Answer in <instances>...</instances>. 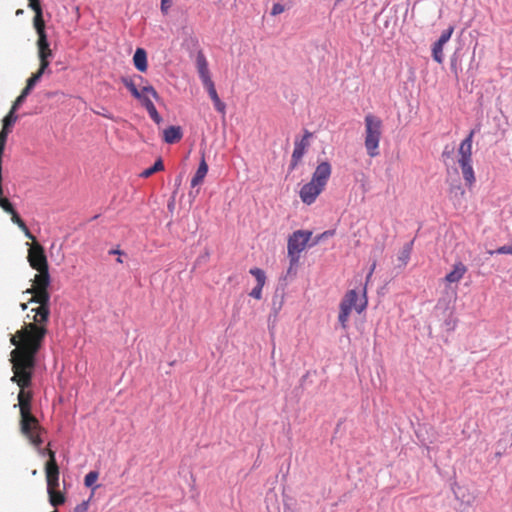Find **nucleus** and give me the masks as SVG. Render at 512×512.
<instances>
[{
	"label": "nucleus",
	"instance_id": "nucleus-1",
	"mask_svg": "<svg viewBox=\"0 0 512 512\" xmlns=\"http://www.w3.org/2000/svg\"><path fill=\"white\" fill-rule=\"evenodd\" d=\"M36 312L35 321L40 324L48 322L50 309L47 305L32 309ZM47 329L44 325L29 324L25 329L17 331L11 336L10 342L16 348L11 351L12 371L11 381L20 387L18 406L21 415V432L29 439L31 444L40 447L43 443L41 427L31 412L33 393L32 379L36 371L38 353L42 347Z\"/></svg>",
	"mask_w": 512,
	"mask_h": 512
},
{
	"label": "nucleus",
	"instance_id": "nucleus-2",
	"mask_svg": "<svg viewBox=\"0 0 512 512\" xmlns=\"http://www.w3.org/2000/svg\"><path fill=\"white\" fill-rule=\"evenodd\" d=\"M365 122V148L370 157L379 154V142L382 135V121L373 114H367Z\"/></svg>",
	"mask_w": 512,
	"mask_h": 512
},
{
	"label": "nucleus",
	"instance_id": "nucleus-3",
	"mask_svg": "<svg viewBox=\"0 0 512 512\" xmlns=\"http://www.w3.org/2000/svg\"><path fill=\"white\" fill-rule=\"evenodd\" d=\"M28 261L31 267L39 273L36 278H40L42 286L50 285V275L48 271V262L44 249L41 246H34L29 249Z\"/></svg>",
	"mask_w": 512,
	"mask_h": 512
},
{
	"label": "nucleus",
	"instance_id": "nucleus-4",
	"mask_svg": "<svg viewBox=\"0 0 512 512\" xmlns=\"http://www.w3.org/2000/svg\"><path fill=\"white\" fill-rule=\"evenodd\" d=\"M330 175L331 165L326 161L321 162L316 167L311 181L305 184L300 192H322L330 178Z\"/></svg>",
	"mask_w": 512,
	"mask_h": 512
},
{
	"label": "nucleus",
	"instance_id": "nucleus-5",
	"mask_svg": "<svg viewBox=\"0 0 512 512\" xmlns=\"http://www.w3.org/2000/svg\"><path fill=\"white\" fill-rule=\"evenodd\" d=\"M358 293L355 289L349 290L340 302V306L352 311L355 309L358 313L364 311L367 307L368 301L366 296V286L362 291V299L358 302Z\"/></svg>",
	"mask_w": 512,
	"mask_h": 512
},
{
	"label": "nucleus",
	"instance_id": "nucleus-6",
	"mask_svg": "<svg viewBox=\"0 0 512 512\" xmlns=\"http://www.w3.org/2000/svg\"><path fill=\"white\" fill-rule=\"evenodd\" d=\"M312 232L297 230L290 235L287 244L288 254H300L310 240Z\"/></svg>",
	"mask_w": 512,
	"mask_h": 512
},
{
	"label": "nucleus",
	"instance_id": "nucleus-7",
	"mask_svg": "<svg viewBox=\"0 0 512 512\" xmlns=\"http://www.w3.org/2000/svg\"><path fill=\"white\" fill-rule=\"evenodd\" d=\"M45 474L47 481V492L56 490L59 487V467L56 462L55 453L49 454V460L45 465Z\"/></svg>",
	"mask_w": 512,
	"mask_h": 512
},
{
	"label": "nucleus",
	"instance_id": "nucleus-8",
	"mask_svg": "<svg viewBox=\"0 0 512 512\" xmlns=\"http://www.w3.org/2000/svg\"><path fill=\"white\" fill-rule=\"evenodd\" d=\"M38 40H37V49H38V58H45V59H53L54 53L50 48V43L48 40L47 33L45 31V25L44 24H37L35 28Z\"/></svg>",
	"mask_w": 512,
	"mask_h": 512
},
{
	"label": "nucleus",
	"instance_id": "nucleus-9",
	"mask_svg": "<svg viewBox=\"0 0 512 512\" xmlns=\"http://www.w3.org/2000/svg\"><path fill=\"white\" fill-rule=\"evenodd\" d=\"M38 40H37V49H38V58H45V59H53L54 53L50 48V43L48 40L47 33L45 31V25L44 24H37L35 28Z\"/></svg>",
	"mask_w": 512,
	"mask_h": 512
},
{
	"label": "nucleus",
	"instance_id": "nucleus-10",
	"mask_svg": "<svg viewBox=\"0 0 512 512\" xmlns=\"http://www.w3.org/2000/svg\"><path fill=\"white\" fill-rule=\"evenodd\" d=\"M0 207L10 213L12 215L11 220L13 223L17 224L24 232L26 237L29 239H33V235L28 230L26 224L24 221L20 218L19 214L14 209L13 204L11 203L10 199L7 197V194H0Z\"/></svg>",
	"mask_w": 512,
	"mask_h": 512
},
{
	"label": "nucleus",
	"instance_id": "nucleus-11",
	"mask_svg": "<svg viewBox=\"0 0 512 512\" xmlns=\"http://www.w3.org/2000/svg\"><path fill=\"white\" fill-rule=\"evenodd\" d=\"M454 28L450 26L444 30L439 39L432 46V57L437 63H442L444 60L443 47L450 40Z\"/></svg>",
	"mask_w": 512,
	"mask_h": 512
},
{
	"label": "nucleus",
	"instance_id": "nucleus-12",
	"mask_svg": "<svg viewBox=\"0 0 512 512\" xmlns=\"http://www.w3.org/2000/svg\"><path fill=\"white\" fill-rule=\"evenodd\" d=\"M249 273L256 279L257 285L251 290L250 296L254 299L260 300L262 298V289L266 282L265 272L257 267L251 268Z\"/></svg>",
	"mask_w": 512,
	"mask_h": 512
},
{
	"label": "nucleus",
	"instance_id": "nucleus-13",
	"mask_svg": "<svg viewBox=\"0 0 512 512\" xmlns=\"http://www.w3.org/2000/svg\"><path fill=\"white\" fill-rule=\"evenodd\" d=\"M196 67L202 84L211 82L210 72L208 69L207 59L202 51H199L196 56Z\"/></svg>",
	"mask_w": 512,
	"mask_h": 512
},
{
	"label": "nucleus",
	"instance_id": "nucleus-14",
	"mask_svg": "<svg viewBox=\"0 0 512 512\" xmlns=\"http://www.w3.org/2000/svg\"><path fill=\"white\" fill-rule=\"evenodd\" d=\"M138 79L139 81H143V77L141 75H135L134 78L129 76H123L121 77V83L129 90L131 95L136 98L137 100L142 99L145 95H143L140 90L137 88V84L135 80Z\"/></svg>",
	"mask_w": 512,
	"mask_h": 512
},
{
	"label": "nucleus",
	"instance_id": "nucleus-15",
	"mask_svg": "<svg viewBox=\"0 0 512 512\" xmlns=\"http://www.w3.org/2000/svg\"><path fill=\"white\" fill-rule=\"evenodd\" d=\"M183 137V131L180 126H169L163 130V141L167 144L179 142Z\"/></svg>",
	"mask_w": 512,
	"mask_h": 512
},
{
	"label": "nucleus",
	"instance_id": "nucleus-16",
	"mask_svg": "<svg viewBox=\"0 0 512 512\" xmlns=\"http://www.w3.org/2000/svg\"><path fill=\"white\" fill-rule=\"evenodd\" d=\"M475 130H471L467 137L461 142L459 147V160H472V142Z\"/></svg>",
	"mask_w": 512,
	"mask_h": 512
},
{
	"label": "nucleus",
	"instance_id": "nucleus-17",
	"mask_svg": "<svg viewBox=\"0 0 512 512\" xmlns=\"http://www.w3.org/2000/svg\"><path fill=\"white\" fill-rule=\"evenodd\" d=\"M36 288H35V302L39 303L40 306L47 305L49 307L50 303V294L48 292L49 286H42L40 278H36Z\"/></svg>",
	"mask_w": 512,
	"mask_h": 512
},
{
	"label": "nucleus",
	"instance_id": "nucleus-18",
	"mask_svg": "<svg viewBox=\"0 0 512 512\" xmlns=\"http://www.w3.org/2000/svg\"><path fill=\"white\" fill-rule=\"evenodd\" d=\"M203 86L206 88L211 100L213 101V104H214V108L220 112V113H225V109H226V105L224 102L221 101V99L219 98L218 94H217V91L215 89V85L213 83V81L209 82V83H206V84H203Z\"/></svg>",
	"mask_w": 512,
	"mask_h": 512
},
{
	"label": "nucleus",
	"instance_id": "nucleus-19",
	"mask_svg": "<svg viewBox=\"0 0 512 512\" xmlns=\"http://www.w3.org/2000/svg\"><path fill=\"white\" fill-rule=\"evenodd\" d=\"M133 63L135 68L140 72L147 70V53L143 48H137L133 55Z\"/></svg>",
	"mask_w": 512,
	"mask_h": 512
},
{
	"label": "nucleus",
	"instance_id": "nucleus-20",
	"mask_svg": "<svg viewBox=\"0 0 512 512\" xmlns=\"http://www.w3.org/2000/svg\"><path fill=\"white\" fill-rule=\"evenodd\" d=\"M466 271V266L463 263L458 262L454 265L453 270L446 275L445 280L449 283L458 282L462 279Z\"/></svg>",
	"mask_w": 512,
	"mask_h": 512
},
{
	"label": "nucleus",
	"instance_id": "nucleus-21",
	"mask_svg": "<svg viewBox=\"0 0 512 512\" xmlns=\"http://www.w3.org/2000/svg\"><path fill=\"white\" fill-rule=\"evenodd\" d=\"M141 102V104L143 105V107H145V109L147 110L149 116L151 117V119L155 122V123H160V121L162 120V118L160 117L155 105L153 104V102L150 100V98L145 95L142 99L139 100Z\"/></svg>",
	"mask_w": 512,
	"mask_h": 512
},
{
	"label": "nucleus",
	"instance_id": "nucleus-22",
	"mask_svg": "<svg viewBox=\"0 0 512 512\" xmlns=\"http://www.w3.org/2000/svg\"><path fill=\"white\" fill-rule=\"evenodd\" d=\"M471 162L472 160H459L463 178L468 184H472L475 181L474 171Z\"/></svg>",
	"mask_w": 512,
	"mask_h": 512
},
{
	"label": "nucleus",
	"instance_id": "nucleus-23",
	"mask_svg": "<svg viewBox=\"0 0 512 512\" xmlns=\"http://www.w3.org/2000/svg\"><path fill=\"white\" fill-rule=\"evenodd\" d=\"M208 172V165L204 159L199 163L198 169L191 179V187H196L199 183H201Z\"/></svg>",
	"mask_w": 512,
	"mask_h": 512
},
{
	"label": "nucleus",
	"instance_id": "nucleus-24",
	"mask_svg": "<svg viewBox=\"0 0 512 512\" xmlns=\"http://www.w3.org/2000/svg\"><path fill=\"white\" fill-rule=\"evenodd\" d=\"M413 244H414V240L404 244V246L402 247L401 251L399 252V255H398V261L400 262V265L399 266H406L409 259H410V256H411V252H412V249H413Z\"/></svg>",
	"mask_w": 512,
	"mask_h": 512
},
{
	"label": "nucleus",
	"instance_id": "nucleus-25",
	"mask_svg": "<svg viewBox=\"0 0 512 512\" xmlns=\"http://www.w3.org/2000/svg\"><path fill=\"white\" fill-rule=\"evenodd\" d=\"M305 151L303 149L302 145H296L294 144V150L291 156V162H290V169H294L299 161L302 159L303 155L305 154Z\"/></svg>",
	"mask_w": 512,
	"mask_h": 512
},
{
	"label": "nucleus",
	"instance_id": "nucleus-26",
	"mask_svg": "<svg viewBox=\"0 0 512 512\" xmlns=\"http://www.w3.org/2000/svg\"><path fill=\"white\" fill-rule=\"evenodd\" d=\"M29 7L36 12V16L34 17V28H36V22L39 24H44L42 19V8L40 5V0H29Z\"/></svg>",
	"mask_w": 512,
	"mask_h": 512
},
{
	"label": "nucleus",
	"instance_id": "nucleus-27",
	"mask_svg": "<svg viewBox=\"0 0 512 512\" xmlns=\"http://www.w3.org/2000/svg\"><path fill=\"white\" fill-rule=\"evenodd\" d=\"M163 169H164L163 161L161 158H158L151 167L142 171L140 176L147 178V177L153 175L154 173L161 171Z\"/></svg>",
	"mask_w": 512,
	"mask_h": 512
},
{
	"label": "nucleus",
	"instance_id": "nucleus-28",
	"mask_svg": "<svg viewBox=\"0 0 512 512\" xmlns=\"http://www.w3.org/2000/svg\"><path fill=\"white\" fill-rule=\"evenodd\" d=\"M49 501L52 506L57 507L65 502V496L58 490H52L48 492Z\"/></svg>",
	"mask_w": 512,
	"mask_h": 512
},
{
	"label": "nucleus",
	"instance_id": "nucleus-29",
	"mask_svg": "<svg viewBox=\"0 0 512 512\" xmlns=\"http://www.w3.org/2000/svg\"><path fill=\"white\" fill-rule=\"evenodd\" d=\"M18 116L16 115V111L11 109L9 113L3 118V127L5 130H12V127L14 126L15 122L17 121Z\"/></svg>",
	"mask_w": 512,
	"mask_h": 512
},
{
	"label": "nucleus",
	"instance_id": "nucleus-30",
	"mask_svg": "<svg viewBox=\"0 0 512 512\" xmlns=\"http://www.w3.org/2000/svg\"><path fill=\"white\" fill-rule=\"evenodd\" d=\"M290 8H291L290 0H287L285 3L277 2V3L273 4L270 14L272 16H277V15L283 13L286 9H290Z\"/></svg>",
	"mask_w": 512,
	"mask_h": 512
},
{
	"label": "nucleus",
	"instance_id": "nucleus-31",
	"mask_svg": "<svg viewBox=\"0 0 512 512\" xmlns=\"http://www.w3.org/2000/svg\"><path fill=\"white\" fill-rule=\"evenodd\" d=\"M350 313H351V310L340 306V312H339V316H338V321H339L341 327L344 328V329L347 328V322H348Z\"/></svg>",
	"mask_w": 512,
	"mask_h": 512
},
{
	"label": "nucleus",
	"instance_id": "nucleus-32",
	"mask_svg": "<svg viewBox=\"0 0 512 512\" xmlns=\"http://www.w3.org/2000/svg\"><path fill=\"white\" fill-rule=\"evenodd\" d=\"M97 471H90L85 475L84 484L86 487H92L98 479Z\"/></svg>",
	"mask_w": 512,
	"mask_h": 512
},
{
	"label": "nucleus",
	"instance_id": "nucleus-33",
	"mask_svg": "<svg viewBox=\"0 0 512 512\" xmlns=\"http://www.w3.org/2000/svg\"><path fill=\"white\" fill-rule=\"evenodd\" d=\"M140 92L143 95H146V94L151 95L155 100L159 99V94L157 93V91L154 89V87L152 85L147 84V85L143 86Z\"/></svg>",
	"mask_w": 512,
	"mask_h": 512
},
{
	"label": "nucleus",
	"instance_id": "nucleus-34",
	"mask_svg": "<svg viewBox=\"0 0 512 512\" xmlns=\"http://www.w3.org/2000/svg\"><path fill=\"white\" fill-rule=\"evenodd\" d=\"M39 61H40V65H39V69L40 71L44 72L45 74H48L50 75L52 73L51 69H50V61L49 59H45V58H39Z\"/></svg>",
	"mask_w": 512,
	"mask_h": 512
},
{
	"label": "nucleus",
	"instance_id": "nucleus-35",
	"mask_svg": "<svg viewBox=\"0 0 512 512\" xmlns=\"http://www.w3.org/2000/svg\"><path fill=\"white\" fill-rule=\"evenodd\" d=\"M318 195L319 194H300V197L305 204L311 205L316 201Z\"/></svg>",
	"mask_w": 512,
	"mask_h": 512
},
{
	"label": "nucleus",
	"instance_id": "nucleus-36",
	"mask_svg": "<svg viewBox=\"0 0 512 512\" xmlns=\"http://www.w3.org/2000/svg\"><path fill=\"white\" fill-rule=\"evenodd\" d=\"M453 154H454V146H452V145H446V146L444 147V150H443V152H442L441 157H442V159L445 161L446 159H450V158H452Z\"/></svg>",
	"mask_w": 512,
	"mask_h": 512
},
{
	"label": "nucleus",
	"instance_id": "nucleus-37",
	"mask_svg": "<svg viewBox=\"0 0 512 512\" xmlns=\"http://www.w3.org/2000/svg\"><path fill=\"white\" fill-rule=\"evenodd\" d=\"M510 254L512 255V244L511 245H503L497 248L495 251L491 252V254Z\"/></svg>",
	"mask_w": 512,
	"mask_h": 512
},
{
	"label": "nucleus",
	"instance_id": "nucleus-38",
	"mask_svg": "<svg viewBox=\"0 0 512 512\" xmlns=\"http://www.w3.org/2000/svg\"><path fill=\"white\" fill-rule=\"evenodd\" d=\"M312 134L308 131H305V134L303 136V138L301 140H296L295 141V144L296 145H302L303 146V149L306 150V148L308 147V138L311 137Z\"/></svg>",
	"mask_w": 512,
	"mask_h": 512
},
{
	"label": "nucleus",
	"instance_id": "nucleus-39",
	"mask_svg": "<svg viewBox=\"0 0 512 512\" xmlns=\"http://www.w3.org/2000/svg\"><path fill=\"white\" fill-rule=\"evenodd\" d=\"M25 101L26 97L20 93V95L14 101L11 109L17 111Z\"/></svg>",
	"mask_w": 512,
	"mask_h": 512
},
{
	"label": "nucleus",
	"instance_id": "nucleus-40",
	"mask_svg": "<svg viewBox=\"0 0 512 512\" xmlns=\"http://www.w3.org/2000/svg\"><path fill=\"white\" fill-rule=\"evenodd\" d=\"M291 268H297L300 260V254H288Z\"/></svg>",
	"mask_w": 512,
	"mask_h": 512
},
{
	"label": "nucleus",
	"instance_id": "nucleus-41",
	"mask_svg": "<svg viewBox=\"0 0 512 512\" xmlns=\"http://www.w3.org/2000/svg\"><path fill=\"white\" fill-rule=\"evenodd\" d=\"M89 500H84L74 508V512H87Z\"/></svg>",
	"mask_w": 512,
	"mask_h": 512
},
{
	"label": "nucleus",
	"instance_id": "nucleus-42",
	"mask_svg": "<svg viewBox=\"0 0 512 512\" xmlns=\"http://www.w3.org/2000/svg\"><path fill=\"white\" fill-rule=\"evenodd\" d=\"M172 1L171 0H161V12L163 14H167L169 8L171 7Z\"/></svg>",
	"mask_w": 512,
	"mask_h": 512
},
{
	"label": "nucleus",
	"instance_id": "nucleus-43",
	"mask_svg": "<svg viewBox=\"0 0 512 512\" xmlns=\"http://www.w3.org/2000/svg\"><path fill=\"white\" fill-rule=\"evenodd\" d=\"M37 83H38V80H36V79L34 78V76H33V75H31V76L27 79V82H26V84H27V85H29V86H31V87H33V88L37 85Z\"/></svg>",
	"mask_w": 512,
	"mask_h": 512
},
{
	"label": "nucleus",
	"instance_id": "nucleus-44",
	"mask_svg": "<svg viewBox=\"0 0 512 512\" xmlns=\"http://www.w3.org/2000/svg\"><path fill=\"white\" fill-rule=\"evenodd\" d=\"M33 89H34L33 87L26 84L25 88L21 91V94L27 98Z\"/></svg>",
	"mask_w": 512,
	"mask_h": 512
},
{
	"label": "nucleus",
	"instance_id": "nucleus-45",
	"mask_svg": "<svg viewBox=\"0 0 512 512\" xmlns=\"http://www.w3.org/2000/svg\"><path fill=\"white\" fill-rule=\"evenodd\" d=\"M445 325L447 329L453 330L455 328V322L452 319H448L445 321Z\"/></svg>",
	"mask_w": 512,
	"mask_h": 512
},
{
	"label": "nucleus",
	"instance_id": "nucleus-46",
	"mask_svg": "<svg viewBox=\"0 0 512 512\" xmlns=\"http://www.w3.org/2000/svg\"><path fill=\"white\" fill-rule=\"evenodd\" d=\"M109 254H110V255H118V256H122V255L124 254V252L116 248V249H111V250L109 251Z\"/></svg>",
	"mask_w": 512,
	"mask_h": 512
},
{
	"label": "nucleus",
	"instance_id": "nucleus-47",
	"mask_svg": "<svg viewBox=\"0 0 512 512\" xmlns=\"http://www.w3.org/2000/svg\"><path fill=\"white\" fill-rule=\"evenodd\" d=\"M44 74H45L44 72H42V71H40V70H37V72H36V73H34V74H32V75H33V76H34V78H35L36 80H38V82H39V81L41 80V78L43 77V75H44Z\"/></svg>",
	"mask_w": 512,
	"mask_h": 512
},
{
	"label": "nucleus",
	"instance_id": "nucleus-48",
	"mask_svg": "<svg viewBox=\"0 0 512 512\" xmlns=\"http://www.w3.org/2000/svg\"><path fill=\"white\" fill-rule=\"evenodd\" d=\"M104 111H106V109L102 108V110L97 111L96 113L99 114V115H102L105 118L111 119L112 117L109 114L105 113Z\"/></svg>",
	"mask_w": 512,
	"mask_h": 512
},
{
	"label": "nucleus",
	"instance_id": "nucleus-49",
	"mask_svg": "<svg viewBox=\"0 0 512 512\" xmlns=\"http://www.w3.org/2000/svg\"><path fill=\"white\" fill-rule=\"evenodd\" d=\"M375 266H376V265H375V263H374V264L372 265V267L370 268V271H369V273H368V275H367V281H368V280L370 279V277L372 276L373 271H374V269H375Z\"/></svg>",
	"mask_w": 512,
	"mask_h": 512
},
{
	"label": "nucleus",
	"instance_id": "nucleus-50",
	"mask_svg": "<svg viewBox=\"0 0 512 512\" xmlns=\"http://www.w3.org/2000/svg\"><path fill=\"white\" fill-rule=\"evenodd\" d=\"M375 266H376V265H375V263H374V264L372 265V267L370 268V271H369V273H368V275H367V281H368V280L370 279V277L372 276L373 271H374V269H375Z\"/></svg>",
	"mask_w": 512,
	"mask_h": 512
},
{
	"label": "nucleus",
	"instance_id": "nucleus-51",
	"mask_svg": "<svg viewBox=\"0 0 512 512\" xmlns=\"http://www.w3.org/2000/svg\"><path fill=\"white\" fill-rule=\"evenodd\" d=\"M296 273V268H291V266H289L288 270H287V274L290 275V274H295Z\"/></svg>",
	"mask_w": 512,
	"mask_h": 512
},
{
	"label": "nucleus",
	"instance_id": "nucleus-52",
	"mask_svg": "<svg viewBox=\"0 0 512 512\" xmlns=\"http://www.w3.org/2000/svg\"><path fill=\"white\" fill-rule=\"evenodd\" d=\"M116 261H117L118 263H122V262H123V260H122L121 256H118V258L116 259Z\"/></svg>",
	"mask_w": 512,
	"mask_h": 512
},
{
	"label": "nucleus",
	"instance_id": "nucleus-53",
	"mask_svg": "<svg viewBox=\"0 0 512 512\" xmlns=\"http://www.w3.org/2000/svg\"><path fill=\"white\" fill-rule=\"evenodd\" d=\"M22 310H25L27 308V305L25 303L21 304Z\"/></svg>",
	"mask_w": 512,
	"mask_h": 512
},
{
	"label": "nucleus",
	"instance_id": "nucleus-54",
	"mask_svg": "<svg viewBox=\"0 0 512 512\" xmlns=\"http://www.w3.org/2000/svg\"><path fill=\"white\" fill-rule=\"evenodd\" d=\"M173 202H174V200H173L172 202H169V203H168V207H169V208L173 207Z\"/></svg>",
	"mask_w": 512,
	"mask_h": 512
},
{
	"label": "nucleus",
	"instance_id": "nucleus-55",
	"mask_svg": "<svg viewBox=\"0 0 512 512\" xmlns=\"http://www.w3.org/2000/svg\"><path fill=\"white\" fill-rule=\"evenodd\" d=\"M284 512H293L290 508H285Z\"/></svg>",
	"mask_w": 512,
	"mask_h": 512
},
{
	"label": "nucleus",
	"instance_id": "nucleus-56",
	"mask_svg": "<svg viewBox=\"0 0 512 512\" xmlns=\"http://www.w3.org/2000/svg\"><path fill=\"white\" fill-rule=\"evenodd\" d=\"M21 13H22V10H18V11L16 12V14H17V15H21Z\"/></svg>",
	"mask_w": 512,
	"mask_h": 512
},
{
	"label": "nucleus",
	"instance_id": "nucleus-57",
	"mask_svg": "<svg viewBox=\"0 0 512 512\" xmlns=\"http://www.w3.org/2000/svg\"><path fill=\"white\" fill-rule=\"evenodd\" d=\"M341 0H336V3H339Z\"/></svg>",
	"mask_w": 512,
	"mask_h": 512
}]
</instances>
